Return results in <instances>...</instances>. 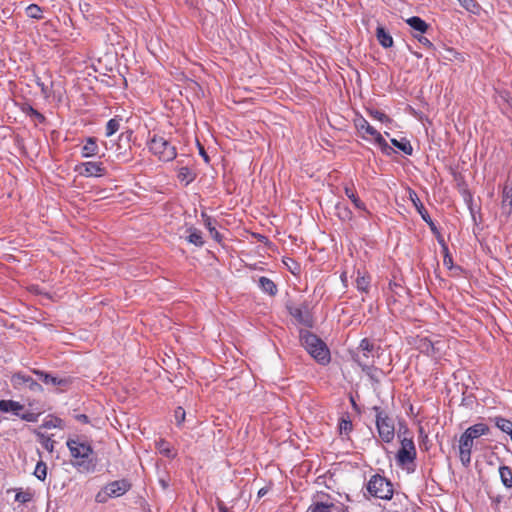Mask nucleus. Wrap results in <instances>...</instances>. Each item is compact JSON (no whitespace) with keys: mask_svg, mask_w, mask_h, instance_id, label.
<instances>
[{"mask_svg":"<svg viewBox=\"0 0 512 512\" xmlns=\"http://www.w3.org/2000/svg\"><path fill=\"white\" fill-rule=\"evenodd\" d=\"M179 178H180L181 181H185L186 184H189L192 181V179H193L189 169L186 168V167H183V168L180 169V171H179Z\"/></svg>","mask_w":512,"mask_h":512,"instance_id":"obj_40","label":"nucleus"},{"mask_svg":"<svg viewBox=\"0 0 512 512\" xmlns=\"http://www.w3.org/2000/svg\"><path fill=\"white\" fill-rule=\"evenodd\" d=\"M512 213V180H508L502 190L501 216L508 218Z\"/></svg>","mask_w":512,"mask_h":512,"instance_id":"obj_12","label":"nucleus"},{"mask_svg":"<svg viewBox=\"0 0 512 512\" xmlns=\"http://www.w3.org/2000/svg\"><path fill=\"white\" fill-rule=\"evenodd\" d=\"M391 143L397 147L399 150H401L402 152H404L405 154L407 155H411L412 154V146L410 145V143L406 140H402V141H398L397 139L395 138H392L391 139Z\"/></svg>","mask_w":512,"mask_h":512,"instance_id":"obj_30","label":"nucleus"},{"mask_svg":"<svg viewBox=\"0 0 512 512\" xmlns=\"http://www.w3.org/2000/svg\"><path fill=\"white\" fill-rule=\"evenodd\" d=\"M335 208H336L337 215L340 219H342V220H350L351 219L352 213L348 208H346L342 204H337Z\"/></svg>","mask_w":512,"mask_h":512,"instance_id":"obj_37","label":"nucleus"},{"mask_svg":"<svg viewBox=\"0 0 512 512\" xmlns=\"http://www.w3.org/2000/svg\"><path fill=\"white\" fill-rule=\"evenodd\" d=\"M156 447L158 451L166 457L173 458L176 455L171 445L165 440H159L156 443Z\"/></svg>","mask_w":512,"mask_h":512,"instance_id":"obj_25","label":"nucleus"},{"mask_svg":"<svg viewBox=\"0 0 512 512\" xmlns=\"http://www.w3.org/2000/svg\"><path fill=\"white\" fill-rule=\"evenodd\" d=\"M459 4L468 12L479 13L480 6L474 0H457Z\"/></svg>","mask_w":512,"mask_h":512,"instance_id":"obj_29","label":"nucleus"},{"mask_svg":"<svg viewBox=\"0 0 512 512\" xmlns=\"http://www.w3.org/2000/svg\"><path fill=\"white\" fill-rule=\"evenodd\" d=\"M19 417L28 422H32L35 420L33 414H31V413L20 414Z\"/></svg>","mask_w":512,"mask_h":512,"instance_id":"obj_46","label":"nucleus"},{"mask_svg":"<svg viewBox=\"0 0 512 512\" xmlns=\"http://www.w3.org/2000/svg\"><path fill=\"white\" fill-rule=\"evenodd\" d=\"M258 283H259V287L265 293H267V294H269L271 296L276 294V292H277L276 285L269 278H267V277H260Z\"/></svg>","mask_w":512,"mask_h":512,"instance_id":"obj_20","label":"nucleus"},{"mask_svg":"<svg viewBox=\"0 0 512 512\" xmlns=\"http://www.w3.org/2000/svg\"><path fill=\"white\" fill-rule=\"evenodd\" d=\"M79 419H81L83 421H86L87 420V416L86 415H80Z\"/></svg>","mask_w":512,"mask_h":512,"instance_id":"obj_52","label":"nucleus"},{"mask_svg":"<svg viewBox=\"0 0 512 512\" xmlns=\"http://www.w3.org/2000/svg\"><path fill=\"white\" fill-rule=\"evenodd\" d=\"M345 194L351 200V202L353 203V205L355 206L356 209L363 211V212L366 211L365 204L358 198L357 194L355 193V191L352 188L346 187Z\"/></svg>","mask_w":512,"mask_h":512,"instance_id":"obj_21","label":"nucleus"},{"mask_svg":"<svg viewBox=\"0 0 512 512\" xmlns=\"http://www.w3.org/2000/svg\"><path fill=\"white\" fill-rule=\"evenodd\" d=\"M24 406L14 400H0V412L12 413L13 415L19 416Z\"/></svg>","mask_w":512,"mask_h":512,"instance_id":"obj_14","label":"nucleus"},{"mask_svg":"<svg viewBox=\"0 0 512 512\" xmlns=\"http://www.w3.org/2000/svg\"><path fill=\"white\" fill-rule=\"evenodd\" d=\"M131 488V484L127 480H117L108 483L95 496L98 503H105L110 498H117L124 495Z\"/></svg>","mask_w":512,"mask_h":512,"instance_id":"obj_3","label":"nucleus"},{"mask_svg":"<svg viewBox=\"0 0 512 512\" xmlns=\"http://www.w3.org/2000/svg\"><path fill=\"white\" fill-rule=\"evenodd\" d=\"M202 217L204 219V225L206 226V228L208 230H210V228L214 227L213 226V223H212V219L210 217H208L206 214L202 213Z\"/></svg>","mask_w":512,"mask_h":512,"instance_id":"obj_44","label":"nucleus"},{"mask_svg":"<svg viewBox=\"0 0 512 512\" xmlns=\"http://www.w3.org/2000/svg\"><path fill=\"white\" fill-rule=\"evenodd\" d=\"M189 233L187 236V241L196 246H202L204 244L201 232L196 228H189L187 230Z\"/></svg>","mask_w":512,"mask_h":512,"instance_id":"obj_23","label":"nucleus"},{"mask_svg":"<svg viewBox=\"0 0 512 512\" xmlns=\"http://www.w3.org/2000/svg\"><path fill=\"white\" fill-rule=\"evenodd\" d=\"M451 262H452L451 258H449V257H447V256H446V257H445V259H444V263H445L446 265H448V263H451Z\"/></svg>","mask_w":512,"mask_h":512,"instance_id":"obj_49","label":"nucleus"},{"mask_svg":"<svg viewBox=\"0 0 512 512\" xmlns=\"http://www.w3.org/2000/svg\"><path fill=\"white\" fill-rule=\"evenodd\" d=\"M200 153L204 157L205 161H208V157H207L206 153L202 149H201Z\"/></svg>","mask_w":512,"mask_h":512,"instance_id":"obj_51","label":"nucleus"},{"mask_svg":"<svg viewBox=\"0 0 512 512\" xmlns=\"http://www.w3.org/2000/svg\"><path fill=\"white\" fill-rule=\"evenodd\" d=\"M417 38V40L422 44V45H425V46H431V42L425 37L423 36L422 34H420L419 36H415Z\"/></svg>","mask_w":512,"mask_h":512,"instance_id":"obj_45","label":"nucleus"},{"mask_svg":"<svg viewBox=\"0 0 512 512\" xmlns=\"http://www.w3.org/2000/svg\"><path fill=\"white\" fill-rule=\"evenodd\" d=\"M67 446L71 456L80 460L76 463L77 466H81L84 463V459L88 458L92 453L91 446L86 442L80 441L79 439H69L67 441Z\"/></svg>","mask_w":512,"mask_h":512,"instance_id":"obj_7","label":"nucleus"},{"mask_svg":"<svg viewBox=\"0 0 512 512\" xmlns=\"http://www.w3.org/2000/svg\"><path fill=\"white\" fill-rule=\"evenodd\" d=\"M341 279H342V281H343V282H345V281H346V273H343V274L341 275Z\"/></svg>","mask_w":512,"mask_h":512,"instance_id":"obj_53","label":"nucleus"},{"mask_svg":"<svg viewBox=\"0 0 512 512\" xmlns=\"http://www.w3.org/2000/svg\"><path fill=\"white\" fill-rule=\"evenodd\" d=\"M149 150L161 161H171L176 157V149L164 137L154 135L149 141Z\"/></svg>","mask_w":512,"mask_h":512,"instance_id":"obj_4","label":"nucleus"},{"mask_svg":"<svg viewBox=\"0 0 512 512\" xmlns=\"http://www.w3.org/2000/svg\"><path fill=\"white\" fill-rule=\"evenodd\" d=\"M400 449L396 454L397 464L401 467H408L414 463L417 451L412 438L404 437L400 442Z\"/></svg>","mask_w":512,"mask_h":512,"instance_id":"obj_6","label":"nucleus"},{"mask_svg":"<svg viewBox=\"0 0 512 512\" xmlns=\"http://www.w3.org/2000/svg\"><path fill=\"white\" fill-rule=\"evenodd\" d=\"M354 125L358 135L363 140L377 145L386 155H390L393 152V149L389 146L382 134L370 125L364 117L357 116L354 119Z\"/></svg>","mask_w":512,"mask_h":512,"instance_id":"obj_1","label":"nucleus"},{"mask_svg":"<svg viewBox=\"0 0 512 512\" xmlns=\"http://www.w3.org/2000/svg\"><path fill=\"white\" fill-rule=\"evenodd\" d=\"M26 14L30 18L40 19L42 18V9L36 4H31L26 8Z\"/></svg>","mask_w":512,"mask_h":512,"instance_id":"obj_35","label":"nucleus"},{"mask_svg":"<svg viewBox=\"0 0 512 512\" xmlns=\"http://www.w3.org/2000/svg\"><path fill=\"white\" fill-rule=\"evenodd\" d=\"M370 357H374V345L368 339H363L355 355V361L366 370L370 368Z\"/></svg>","mask_w":512,"mask_h":512,"instance_id":"obj_8","label":"nucleus"},{"mask_svg":"<svg viewBox=\"0 0 512 512\" xmlns=\"http://www.w3.org/2000/svg\"><path fill=\"white\" fill-rule=\"evenodd\" d=\"M209 232H210V235H211L215 240H217V241H219V240H220V235H219L218 231L215 229V227L210 228Z\"/></svg>","mask_w":512,"mask_h":512,"instance_id":"obj_47","label":"nucleus"},{"mask_svg":"<svg viewBox=\"0 0 512 512\" xmlns=\"http://www.w3.org/2000/svg\"><path fill=\"white\" fill-rule=\"evenodd\" d=\"M495 425L504 433L509 436L512 435V422L502 417L494 418Z\"/></svg>","mask_w":512,"mask_h":512,"instance_id":"obj_26","label":"nucleus"},{"mask_svg":"<svg viewBox=\"0 0 512 512\" xmlns=\"http://www.w3.org/2000/svg\"><path fill=\"white\" fill-rule=\"evenodd\" d=\"M99 153V147L97 141L93 137H89L85 140V143L82 147L81 154L85 158H91Z\"/></svg>","mask_w":512,"mask_h":512,"instance_id":"obj_16","label":"nucleus"},{"mask_svg":"<svg viewBox=\"0 0 512 512\" xmlns=\"http://www.w3.org/2000/svg\"><path fill=\"white\" fill-rule=\"evenodd\" d=\"M406 23L420 34L425 33L428 29V25L426 24V22L416 16L408 18L406 20Z\"/></svg>","mask_w":512,"mask_h":512,"instance_id":"obj_19","label":"nucleus"},{"mask_svg":"<svg viewBox=\"0 0 512 512\" xmlns=\"http://www.w3.org/2000/svg\"><path fill=\"white\" fill-rule=\"evenodd\" d=\"M174 417L177 424H181L185 419V410L182 407H178L174 412Z\"/></svg>","mask_w":512,"mask_h":512,"instance_id":"obj_42","label":"nucleus"},{"mask_svg":"<svg viewBox=\"0 0 512 512\" xmlns=\"http://www.w3.org/2000/svg\"><path fill=\"white\" fill-rule=\"evenodd\" d=\"M34 475L36 478H38L41 481H44L46 479L47 465L43 461H40L37 463L35 470H34Z\"/></svg>","mask_w":512,"mask_h":512,"instance_id":"obj_34","label":"nucleus"},{"mask_svg":"<svg viewBox=\"0 0 512 512\" xmlns=\"http://www.w3.org/2000/svg\"><path fill=\"white\" fill-rule=\"evenodd\" d=\"M368 492L379 499L388 500L393 495L392 485L384 477L374 475L367 484Z\"/></svg>","mask_w":512,"mask_h":512,"instance_id":"obj_5","label":"nucleus"},{"mask_svg":"<svg viewBox=\"0 0 512 512\" xmlns=\"http://www.w3.org/2000/svg\"><path fill=\"white\" fill-rule=\"evenodd\" d=\"M419 348L428 355H433L435 352V345L427 339L420 340Z\"/></svg>","mask_w":512,"mask_h":512,"instance_id":"obj_36","label":"nucleus"},{"mask_svg":"<svg viewBox=\"0 0 512 512\" xmlns=\"http://www.w3.org/2000/svg\"><path fill=\"white\" fill-rule=\"evenodd\" d=\"M75 171L84 177H101L105 174V168L100 162H83L75 167Z\"/></svg>","mask_w":512,"mask_h":512,"instance_id":"obj_10","label":"nucleus"},{"mask_svg":"<svg viewBox=\"0 0 512 512\" xmlns=\"http://www.w3.org/2000/svg\"><path fill=\"white\" fill-rule=\"evenodd\" d=\"M340 432L347 434L352 429V423L349 420H342L339 425Z\"/></svg>","mask_w":512,"mask_h":512,"instance_id":"obj_41","label":"nucleus"},{"mask_svg":"<svg viewBox=\"0 0 512 512\" xmlns=\"http://www.w3.org/2000/svg\"><path fill=\"white\" fill-rule=\"evenodd\" d=\"M11 383L15 389L29 388L31 391H40L41 385L33 380L30 376L18 372L11 376Z\"/></svg>","mask_w":512,"mask_h":512,"instance_id":"obj_11","label":"nucleus"},{"mask_svg":"<svg viewBox=\"0 0 512 512\" xmlns=\"http://www.w3.org/2000/svg\"><path fill=\"white\" fill-rule=\"evenodd\" d=\"M473 445L474 441L463 433L459 439V457L464 466L469 465L471 461V451Z\"/></svg>","mask_w":512,"mask_h":512,"instance_id":"obj_13","label":"nucleus"},{"mask_svg":"<svg viewBox=\"0 0 512 512\" xmlns=\"http://www.w3.org/2000/svg\"><path fill=\"white\" fill-rule=\"evenodd\" d=\"M200 153L204 157L205 161H208V157H207L206 153L202 149H201Z\"/></svg>","mask_w":512,"mask_h":512,"instance_id":"obj_50","label":"nucleus"},{"mask_svg":"<svg viewBox=\"0 0 512 512\" xmlns=\"http://www.w3.org/2000/svg\"><path fill=\"white\" fill-rule=\"evenodd\" d=\"M119 127H120V121L118 119H115V118L110 119L106 125L105 135L107 137L112 136L119 130Z\"/></svg>","mask_w":512,"mask_h":512,"instance_id":"obj_32","label":"nucleus"},{"mask_svg":"<svg viewBox=\"0 0 512 512\" xmlns=\"http://www.w3.org/2000/svg\"><path fill=\"white\" fill-rule=\"evenodd\" d=\"M369 279L365 275H361V273L358 271L357 278H356V287L359 291L366 292L369 287Z\"/></svg>","mask_w":512,"mask_h":512,"instance_id":"obj_33","label":"nucleus"},{"mask_svg":"<svg viewBox=\"0 0 512 512\" xmlns=\"http://www.w3.org/2000/svg\"><path fill=\"white\" fill-rule=\"evenodd\" d=\"M376 37L380 45L384 48H390L393 46V38L384 27L378 26L376 30Z\"/></svg>","mask_w":512,"mask_h":512,"instance_id":"obj_18","label":"nucleus"},{"mask_svg":"<svg viewBox=\"0 0 512 512\" xmlns=\"http://www.w3.org/2000/svg\"><path fill=\"white\" fill-rule=\"evenodd\" d=\"M301 342L307 352L319 363L326 364L330 360L329 350L326 345L314 334L301 333Z\"/></svg>","mask_w":512,"mask_h":512,"instance_id":"obj_2","label":"nucleus"},{"mask_svg":"<svg viewBox=\"0 0 512 512\" xmlns=\"http://www.w3.org/2000/svg\"><path fill=\"white\" fill-rule=\"evenodd\" d=\"M333 505L323 502H317L312 504L307 512H332Z\"/></svg>","mask_w":512,"mask_h":512,"instance_id":"obj_31","label":"nucleus"},{"mask_svg":"<svg viewBox=\"0 0 512 512\" xmlns=\"http://www.w3.org/2000/svg\"><path fill=\"white\" fill-rule=\"evenodd\" d=\"M40 428L44 429H54V428H63V422L60 418L57 417H47Z\"/></svg>","mask_w":512,"mask_h":512,"instance_id":"obj_27","label":"nucleus"},{"mask_svg":"<svg viewBox=\"0 0 512 512\" xmlns=\"http://www.w3.org/2000/svg\"><path fill=\"white\" fill-rule=\"evenodd\" d=\"M284 265L289 269L292 274H297L299 271L298 264L291 258L283 260Z\"/></svg>","mask_w":512,"mask_h":512,"instance_id":"obj_39","label":"nucleus"},{"mask_svg":"<svg viewBox=\"0 0 512 512\" xmlns=\"http://www.w3.org/2000/svg\"><path fill=\"white\" fill-rule=\"evenodd\" d=\"M499 475L503 485L507 488L512 487V471L507 466H501L499 468Z\"/></svg>","mask_w":512,"mask_h":512,"instance_id":"obj_24","label":"nucleus"},{"mask_svg":"<svg viewBox=\"0 0 512 512\" xmlns=\"http://www.w3.org/2000/svg\"><path fill=\"white\" fill-rule=\"evenodd\" d=\"M266 493H267V490H266L265 488H261V489L258 491V496H259V497H262V496H264Z\"/></svg>","mask_w":512,"mask_h":512,"instance_id":"obj_48","label":"nucleus"},{"mask_svg":"<svg viewBox=\"0 0 512 512\" xmlns=\"http://www.w3.org/2000/svg\"><path fill=\"white\" fill-rule=\"evenodd\" d=\"M489 431V428L487 425L483 423H477L464 432L465 435H467L471 440H475L483 435H486Z\"/></svg>","mask_w":512,"mask_h":512,"instance_id":"obj_17","label":"nucleus"},{"mask_svg":"<svg viewBox=\"0 0 512 512\" xmlns=\"http://www.w3.org/2000/svg\"><path fill=\"white\" fill-rule=\"evenodd\" d=\"M34 497V492L30 489L27 490H19L15 495V501L19 503H27L30 502Z\"/></svg>","mask_w":512,"mask_h":512,"instance_id":"obj_28","label":"nucleus"},{"mask_svg":"<svg viewBox=\"0 0 512 512\" xmlns=\"http://www.w3.org/2000/svg\"><path fill=\"white\" fill-rule=\"evenodd\" d=\"M35 374L39 376V378L48 385L58 386V385H64L66 383V380L64 379H58L56 377H53L49 374H45L41 371H34Z\"/></svg>","mask_w":512,"mask_h":512,"instance_id":"obj_22","label":"nucleus"},{"mask_svg":"<svg viewBox=\"0 0 512 512\" xmlns=\"http://www.w3.org/2000/svg\"><path fill=\"white\" fill-rule=\"evenodd\" d=\"M369 115L374 119V120H377L381 123H388L390 122V119L389 117L381 112V111H378V110H369Z\"/></svg>","mask_w":512,"mask_h":512,"instance_id":"obj_38","label":"nucleus"},{"mask_svg":"<svg viewBox=\"0 0 512 512\" xmlns=\"http://www.w3.org/2000/svg\"><path fill=\"white\" fill-rule=\"evenodd\" d=\"M38 436H40L43 439V445L47 450L52 451L53 450V440H51L50 437H44V435L40 432L37 433Z\"/></svg>","mask_w":512,"mask_h":512,"instance_id":"obj_43","label":"nucleus"},{"mask_svg":"<svg viewBox=\"0 0 512 512\" xmlns=\"http://www.w3.org/2000/svg\"><path fill=\"white\" fill-rule=\"evenodd\" d=\"M409 198L413 203L414 207L416 208V210L418 211V213L421 215L422 219L432 227L433 222L429 214L425 210L423 204L421 203L420 199L418 198L417 194L414 191L409 190Z\"/></svg>","mask_w":512,"mask_h":512,"instance_id":"obj_15","label":"nucleus"},{"mask_svg":"<svg viewBox=\"0 0 512 512\" xmlns=\"http://www.w3.org/2000/svg\"><path fill=\"white\" fill-rule=\"evenodd\" d=\"M376 425L381 439L387 443L391 442L395 434L393 421L382 413H379L377 415Z\"/></svg>","mask_w":512,"mask_h":512,"instance_id":"obj_9","label":"nucleus"}]
</instances>
